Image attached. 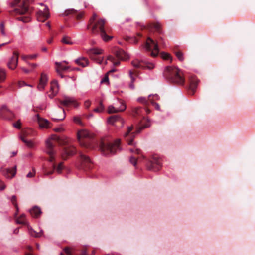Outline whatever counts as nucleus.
I'll list each match as a JSON object with an SVG mask.
<instances>
[{
    "label": "nucleus",
    "mask_w": 255,
    "mask_h": 255,
    "mask_svg": "<svg viewBox=\"0 0 255 255\" xmlns=\"http://www.w3.org/2000/svg\"><path fill=\"white\" fill-rule=\"evenodd\" d=\"M71 140L67 137L59 138L55 135H52L46 141V153L48 155V160L52 163L55 160L54 155L56 151L54 147L57 144L66 146L62 149L61 157L66 159L69 156H72L76 152L75 147L70 145Z\"/></svg>",
    "instance_id": "obj_1"
},
{
    "label": "nucleus",
    "mask_w": 255,
    "mask_h": 255,
    "mask_svg": "<svg viewBox=\"0 0 255 255\" xmlns=\"http://www.w3.org/2000/svg\"><path fill=\"white\" fill-rule=\"evenodd\" d=\"M150 112V110L147 108L136 107L133 109V116L135 117H141L143 119L140 120V126L135 131H132L133 127L131 126L128 128L127 131L124 134V137L129 145L133 144V139L136 134L140 133L143 129L150 126V122L144 117L145 113L149 114Z\"/></svg>",
    "instance_id": "obj_2"
},
{
    "label": "nucleus",
    "mask_w": 255,
    "mask_h": 255,
    "mask_svg": "<svg viewBox=\"0 0 255 255\" xmlns=\"http://www.w3.org/2000/svg\"><path fill=\"white\" fill-rule=\"evenodd\" d=\"M106 21L104 19L98 18V15L94 13L92 17L89 19L87 25V29L94 35H99L105 41H108L112 39V36H108L106 34L105 29Z\"/></svg>",
    "instance_id": "obj_3"
},
{
    "label": "nucleus",
    "mask_w": 255,
    "mask_h": 255,
    "mask_svg": "<svg viewBox=\"0 0 255 255\" xmlns=\"http://www.w3.org/2000/svg\"><path fill=\"white\" fill-rule=\"evenodd\" d=\"M21 0H14L11 3V6L15 7L13 11H9L12 16L19 15L16 18L19 21L26 23L30 21V14L32 10L28 7L29 2L24 0L22 2Z\"/></svg>",
    "instance_id": "obj_4"
},
{
    "label": "nucleus",
    "mask_w": 255,
    "mask_h": 255,
    "mask_svg": "<svg viewBox=\"0 0 255 255\" xmlns=\"http://www.w3.org/2000/svg\"><path fill=\"white\" fill-rule=\"evenodd\" d=\"M163 76L169 82L175 84L183 85L185 83V78L183 72L176 67H166L163 72Z\"/></svg>",
    "instance_id": "obj_5"
},
{
    "label": "nucleus",
    "mask_w": 255,
    "mask_h": 255,
    "mask_svg": "<svg viewBox=\"0 0 255 255\" xmlns=\"http://www.w3.org/2000/svg\"><path fill=\"white\" fill-rule=\"evenodd\" d=\"M120 140L117 139L114 143L111 142L107 139H102L100 142L99 148L101 152L105 155L113 154L120 151Z\"/></svg>",
    "instance_id": "obj_6"
},
{
    "label": "nucleus",
    "mask_w": 255,
    "mask_h": 255,
    "mask_svg": "<svg viewBox=\"0 0 255 255\" xmlns=\"http://www.w3.org/2000/svg\"><path fill=\"white\" fill-rule=\"evenodd\" d=\"M77 139L80 145L86 148H91L92 141L93 138V135L88 131L82 129L78 131L77 134Z\"/></svg>",
    "instance_id": "obj_7"
},
{
    "label": "nucleus",
    "mask_w": 255,
    "mask_h": 255,
    "mask_svg": "<svg viewBox=\"0 0 255 255\" xmlns=\"http://www.w3.org/2000/svg\"><path fill=\"white\" fill-rule=\"evenodd\" d=\"M145 47L147 50L151 51V56L153 57H156L159 52L157 42L154 41L151 38L148 37L145 43Z\"/></svg>",
    "instance_id": "obj_8"
},
{
    "label": "nucleus",
    "mask_w": 255,
    "mask_h": 255,
    "mask_svg": "<svg viewBox=\"0 0 255 255\" xmlns=\"http://www.w3.org/2000/svg\"><path fill=\"white\" fill-rule=\"evenodd\" d=\"M33 130L31 128H27L22 130L21 135L20 136V139L30 148L34 147V143L33 141L28 138L29 135L32 132Z\"/></svg>",
    "instance_id": "obj_9"
},
{
    "label": "nucleus",
    "mask_w": 255,
    "mask_h": 255,
    "mask_svg": "<svg viewBox=\"0 0 255 255\" xmlns=\"http://www.w3.org/2000/svg\"><path fill=\"white\" fill-rule=\"evenodd\" d=\"M147 167L149 170L158 171L161 167V161L158 157L156 155L153 156L147 163Z\"/></svg>",
    "instance_id": "obj_10"
},
{
    "label": "nucleus",
    "mask_w": 255,
    "mask_h": 255,
    "mask_svg": "<svg viewBox=\"0 0 255 255\" xmlns=\"http://www.w3.org/2000/svg\"><path fill=\"white\" fill-rule=\"evenodd\" d=\"M87 53L89 55L91 59L96 61L99 64H101L103 58L98 56L102 53V50L98 48H92L87 51Z\"/></svg>",
    "instance_id": "obj_11"
},
{
    "label": "nucleus",
    "mask_w": 255,
    "mask_h": 255,
    "mask_svg": "<svg viewBox=\"0 0 255 255\" xmlns=\"http://www.w3.org/2000/svg\"><path fill=\"white\" fill-rule=\"evenodd\" d=\"M131 64L132 66L136 68L148 69L149 70L153 69L154 68V65L152 63H149L143 60L138 59L133 60Z\"/></svg>",
    "instance_id": "obj_12"
},
{
    "label": "nucleus",
    "mask_w": 255,
    "mask_h": 255,
    "mask_svg": "<svg viewBox=\"0 0 255 255\" xmlns=\"http://www.w3.org/2000/svg\"><path fill=\"white\" fill-rule=\"evenodd\" d=\"M80 160L82 168L85 170L92 168L93 163L89 157L80 153Z\"/></svg>",
    "instance_id": "obj_13"
},
{
    "label": "nucleus",
    "mask_w": 255,
    "mask_h": 255,
    "mask_svg": "<svg viewBox=\"0 0 255 255\" xmlns=\"http://www.w3.org/2000/svg\"><path fill=\"white\" fill-rule=\"evenodd\" d=\"M0 116L3 119L12 120L14 117V114L8 108L3 105L0 109Z\"/></svg>",
    "instance_id": "obj_14"
},
{
    "label": "nucleus",
    "mask_w": 255,
    "mask_h": 255,
    "mask_svg": "<svg viewBox=\"0 0 255 255\" xmlns=\"http://www.w3.org/2000/svg\"><path fill=\"white\" fill-rule=\"evenodd\" d=\"M113 54L121 60H126L129 58V56L123 49L119 48H114L112 50Z\"/></svg>",
    "instance_id": "obj_15"
},
{
    "label": "nucleus",
    "mask_w": 255,
    "mask_h": 255,
    "mask_svg": "<svg viewBox=\"0 0 255 255\" xmlns=\"http://www.w3.org/2000/svg\"><path fill=\"white\" fill-rule=\"evenodd\" d=\"M61 104L66 107L73 106L74 107L78 106V103L72 97H64L63 100L59 101Z\"/></svg>",
    "instance_id": "obj_16"
},
{
    "label": "nucleus",
    "mask_w": 255,
    "mask_h": 255,
    "mask_svg": "<svg viewBox=\"0 0 255 255\" xmlns=\"http://www.w3.org/2000/svg\"><path fill=\"white\" fill-rule=\"evenodd\" d=\"M18 61V53L14 51L12 56L9 59L7 66L11 69H14L17 66Z\"/></svg>",
    "instance_id": "obj_17"
},
{
    "label": "nucleus",
    "mask_w": 255,
    "mask_h": 255,
    "mask_svg": "<svg viewBox=\"0 0 255 255\" xmlns=\"http://www.w3.org/2000/svg\"><path fill=\"white\" fill-rule=\"evenodd\" d=\"M189 82L190 93L193 95L196 91V89L199 83V80L197 79L196 76H191L189 78Z\"/></svg>",
    "instance_id": "obj_18"
},
{
    "label": "nucleus",
    "mask_w": 255,
    "mask_h": 255,
    "mask_svg": "<svg viewBox=\"0 0 255 255\" xmlns=\"http://www.w3.org/2000/svg\"><path fill=\"white\" fill-rule=\"evenodd\" d=\"M49 17V14L48 12V8L45 7L44 11H39L37 12V18L38 21L41 22L45 21Z\"/></svg>",
    "instance_id": "obj_19"
},
{
    "label": "nucleus",
    "mask_w": 255,
    "mask_h": 255,
    "mask_svg": "<svg viewBox=\"0 0 255 255\" xmlns=\"http://www.w3.org/2000/svg\"><path fill=\"white\" fill-rule=\"evenodd\" d=\"M52 170L50 171H44L45 175H49L52 174L54 172V171L55 170H56V172L60 174L62 172L63 169L64 168V166H63L62 162L60 163L57 166H56V164L54 163L52 164Z\"/></svg>",
    "instance_id": "obj_20"
},
{
    "label": "nucleus",
    "mask_w": 255,
    "mask_h": 255,
    "mask_svg": "<svg viewBox=\"0 0 255 255\" xmlns=\"http://www.w3.org/2000/svg\"><path fill=\"white\" fill-rule=\"evenodd\" d=\"M59 90L58 85L56 80H53L51 83L50 92L51 93L48 95L50 98H53L58 93Z\"/></svg>",
    "instance_id": "obj_21"
},
{
    "label": "nucleus",
    "mask_w": 255,
    "mask_h": 255,
    "mask_svg": "<svg viewBox=\"0 0 255 255\" xmlns=\"http://www.w3.org/2000/svg\"><path fill=\"white\" fill-rule=\"evenodd\" d=\"M108 122L111 124L118 126L117 124L118 123L123 124V120L118 115H113L108 118Z\"/></svg>",
    "instance_id": "obj_22"
},
{
    "label": "nucleus",
    "mask_w": 255,
    "mask_h": 255,
    "mask_svg": "<svg viewBox=\"0 0 255 255\" xmlns=\"http://www.w3.org/2000/svg\"><path fill=\"white\" fill-rule=\"evenodd\" d=\"M71 14L75 16L77 20H80L83 17L84 13L82 12L78 13L76 10L73 9H71L66 10L64 13V15L66 16H68Z\"/></svg>",
    "instance_id": "obj_23"
},
{
    "label": "nucleus",
    "mask_w": 255,
    "mask_h": 255,
    "mask_svg": "<svg viewBox=\"0 0 255 255\" xmlns=\"http://www.w3.org/2000/svg\"><path fill=\"white\" fill-rule=\"evenodd\" d=\"M1 172L3 175L6 178H12L16 174V167L12 169H1Z\"/></svg>",
    "instance_id": "obj_24"
},
{
    "label": "nucleus",
    "mask_w": 255,
    "mask_h": 255,
    "mask_svg": "<svg viewBox=\"0 0 255 255\" xmlns=\"http://www.w3.org/2000/svg\"><path fill=\"white\" fill-rule=\"evenodd\" d=\"M56 65V70L57 73L61 77H63V75L61 73L62 71L67 70L69 68V66H64L62 62H56L55 63Z\"/></svg>",
    "instance_id": "obj_25"
},
{
    "label": "nucleus",
    "mask_w": 255,
    "mask_h": 255,
    "mask_svg": "<svg viewBox=\"0 0 255 255\" xmlns=\"http://www.w3.org/2000/svg\"><path fill=\"white\" fill-rule=\"evenodd\" d=\"M47 81V75L44 73H42L41 75L39 83L37 86L38 89L40 90H43L46 84Z\"/></svg>",
    "instance_id": "obj_26"
},
{
    "label": "nucleus",
    "mask_w": 255,
    "mask_h": 255,
    "mask_svg": "<svg viewBox=\"0 0 255 255\" xmlns=\"http://www.w3.org/2000/svg\"><path fill=\"white\" fill-rule=\"evenodd\" d=\"M37 120L40 128H48L49 127L50 122L45 119L39 117V115H37Z\"/></svg>",
    "instance_id": "obj_27"
},
{
    "label": "nucleus",
    "mask_w": 255,
    "mask_h": 255,
    "mask_svg": "<svg viewBox=\"0 0 255 255\" xmlns=\"http://www.w3.org/2000/svg\"><path fill=\"white\" fill-rule=\"evenodd\" d=\"M126 108V106L125 104H123L121 107L119 109H116L113 106H109L108 108V112L109 113H117L118 112L124 111Z\"/></svg>",
    "instance_id": "obj_28"
},
{
    "label": "nucleus",
    "mask_w": 255,
    "mask_h": 255,
    "mask_svg": "<svg viewBox=\"0 0 255 255\" xmlns=\"http://www.w3.org/2000/svg\"><path fill=\"white\" fill-rule=\"evenodd\" d=\"M75 63L83 67H86L89 64V60L85 57H80L75 60Z\"/></svg>",
    "instance_id": "obj_29"
},
{
    "label": "nucleus",
    "mask_w": 255,
    "mask_h": 255,
    "mask_svg": "<svg viewBox=\"0 0 255 255\" xmlns=\"http://www.w3.org/2000/svg\"><path fill=\"white\" fill-rule=\"evenodd\" d=\"M27 228L28 229V232L29 234L33 237L38 238L41 237L43 235V231H41L40 232H36L34 230H33L31 227L29 225H27Z\"/></svg>",
    "instance_id": "obj_30"
},
{
    "label": "nucleus",
    "mask_w": 255,
    "mask_h": 255,
    "mask_svg": "<svg viewBox=\"0 0 255 255\" xmlns=\"http://www.w3.org/2000/svg\"><path fill=\"white\" fill-rule=\"evenodd\" d=\"M30 212L32 216L36 218L38 217L41 213L40 209L38 207H33Z\"/></svg>",
    "instance_id": "obj_31"
},
{
    "label": "nucleus",
    "mask_w": 255,
    "mask_h": 255,
    "mask_svg": "<svg viewBox=\"0 0 255 255\" xmlns=\"http://www.w3.org/2000/svg\"><path fill=\"white\" fill-rule=\"evenodd\" d=\"M16 221L18 224L27 225V223L26 220L25 216L24 214H22L19 217H18L16 219Z\"/></svg>",
    "instance_id": "obj_32"
},
{
    "label": "nucleus",
    "mask_w": 255,
    "mask_h": 255,
    "mask_svg": "<svg viewBox=\"0 0 255 255\" xmlns=\"http://www.w3.org/2000/svg\"><path fill=\"white\" fill-rule=\"evenodd\" d=\"M151 27L154 28L158 33H162L161 25L159 22L152 24Z\"/></svg>",
    "instance_id": "obj_33"
},
{
    "label": "nucleus",
    "mask_w": 255,
    "mask_h": 255,
    "mask_svg": "<svg viewBox=\"0 0 255 255\" xmlns=\"http://www.w3.org/2000/svg\"><path fill=\"white\" fill-rule=\"evenodd\" d=\"M38 56L37 54H33V55H22L21 57L22 59L24 61H26L27 59H33L36 58Z\"/></svg>",
    "instance_id": "obj_34"
},
{
    "label": "nucleus",
    "mask_w": 255,
    "mask_h": 255,
    "mask_svg": "<svg viewBox=\"0 0 255 255\" xmlns=\"http://www.w3.org/2000/svg\"><path fill=\"white\" fill-rule=\"evenodd\" d=\"M61 41L63 43L66 44L72 45L73 44V42L71 41V38L67 36H64L63 37Z\"/></svg>",
    "instance_id": "obj_35"
},
{
    "label": "nucleus",
    "mask_w": 255,
    "mask_h": 255,
    "mask_svg": "<svg viewBox=\"0 0 255 255\" xmlns=\"http://www.w3.org/2000/svg\"><path fill=\"white\" fill-rule=\"evenodd\" d=\"M107 59L111 61L115 66H118L120 64V61L119 60H116L115 58L112 56H109Z\"/></svg>",
    "instance_id": "obj_36"
},
{
    "label": "nucleus",
    "mask_w": 255,
    "mask_h": 255,
    "mask_svg": "<svg viewBox=\"0 0 255 255\" xmlns=\"http://www.w3.org/2000/svg\"><path fill=\"white\" fill-rule=\"evenodd\" d=\"M161 57L164 60H170V62L172 61V58L171 55L167 53L162 52L160 54Z\"/></svg>",
    "instance_id": "obj_37"
},
{
    "label": "nucleus",
    "mask_w": 255,
    "mask_h": 255,
    "mask_svg": "<svg viewBox=\"0 0 255 255\" xmlns=\"http://www.w3.org/2000/svg\"><path fill=\"white\" fill-rule=\"evenodd\" d=\"M11 202L13 204V205L14 206L15 208L16 209L17 212L18 211V207L17 204L16 203V197L15 195H13L11 199H10Z\"/></svg>",
    "instance_id": "obj_38"
},
{
    "label": "nucleus",
    "mask_w": 255,
    "mask_h": 255,
    "mask_svg": "<svg viewBox=\"0 0 255 255\" xmlns=\"http://www.w3.org/2000/svg\"><path fill=\"white\" fill-rule=\"evenodd\" d=\"M129 73V75H130V77L131 78V83L129 84V86L131 88L133 89L134 85H133V82L134 80H135V78L133 76V72L132 71H130Z\"/></svg>",
    "instance_id": "obj_39"
},
{
    "label": "nucleus",
    "mask_w": 255,
    "mask_h": 255,
    "mask_svg": "<svg viewBox=\"0 0 255 255\" xmlns=\"http://www.w3.org/2000/svg\"><path fill=\"white\" fill-rule=\"evenodd\" d=\"M175 54L180 61H182L184 60L183 53L181 51H176Z\"/></svg>",
    "instance_id": "obj_40"
},
{
    "label": "nucleus",
    "mask_w": 255,
    "mask_h": 255,
    "mask_svg": "<svg viewBox=\"0 0 255 255\" xmlns=\"http://www.w3.org/2000/svg\"><path fill=\"white\" fill-rule=\"evenodd\" d=\"M103 110H104V106H103L102 102L101 101L99 104V107L95 108L94 109V111L96 112H100L102 111Z\"/></svg>",
    "instance_id": "obj_41"
},
{
    "label": "nucleus",
    "mask_w": 255,
    "mask_h": 255,
    "mask_svg": "<svg viewBox=\"0 0 255 255\" xmlns=\"http://www.w3.org/2000/svg\"><path fill=\"white\" fill-rule=\"evenodd\" d=\"M5 78V74L4 71L0 69V82L3 81Z\"/></svg>",
    "instance_id": "obj_42"
},
{
    "label": "nucleus",
    "mask_w": 255,
    "mask_h": 255,
    "mask_svg": "<svg viewBox=\"0 0 255 255\" xmlns=\"http://www.w3.org/2000/svg\"><path fill=\"white\" fill-rule=\"evenodd\" d=\"M0 30L1 33L2 35L4 36H5L6 35V33H5V30H4V24L3 22H2L0 24Z\"/></svg>",
    "instance_id": "obj_43"
},
{
    "label": "nucleus",
    "mask_w": 255,
    "mask_h": 255,
    "mask_svg": "<svg viewBox=\"0 0 255 255\" xmlns=\"http://www.w3.org/2000/svg\"><path fill=\"white\" fill-rule=\"evenodd\" d=\"M148 100L151 102V103L155 107V108L158 110H160V106L158 104L154 102V101H152L151 99H150V96H149L148 97Z\"/></svg>",
    "instance_id": "obj_44"
},
{
    "label": "nucleus",
    "mask_w": 255,
    "mask_h": 255,
    "mask_svg": "<svg viewBox=\"0 0 255 255\" xmlns=\"http://www.w3.org/2000/svg\"><path fill=\"white\" fill-rule=\"evenodd\" d=\"M138 101L143 103L145 105H147L148 101L144 97H140L138 99Z\"/></svg>",
    "instance_id": "obj_45"
},
{
    "label": "nucleus",
    "mask_w": 255,
    "mask_h": 255,
    "mask_svg": "<svg viewBox=\"0 0 255 255\" xmlns=\"http://www.w3.org/2000/svg\"><path fill=\"white\" fill-rule=\"evenodd\" d=\"M137 161V158L136 157L132 156L130 159V162L134 166L136 165Z\"/></svg>",
    "instance_id": "obj_46"
},
{
    "label": "nucleus",
    "mask_w": 255,
    "mask_h": 255,
    "mask_svg": "<svg viewBox=\"0 0 255 255\" xmlns=\"http://www.w3.org/2000/svg\"><path fill=\"white\" fill-rule=\"evenodd\" d=\"M108 74H107L106 75H105L104 77L102 79V80L101 81V82L102 83H106V84L108 83V82H109V78H108Z\"/></svg>",
    "instance_id": "obj_47"
},
{
    "label": "nucleus",
    "mask_w": 255,
    "mask_h": 255,
    "mask_svg": "<svg viewBox=\"0 0 255 255\" xmlns=\"http://www.w3.org/2000/svg\"><path fill=\"white\" fill-rule=\"evenodd\" d=\"M130 151L132 153H135L137 154H139L140 153V150L137 148H132L129 149Z\"/></svg>",
    "instance_id": "obj_48"
},
{
    "label": "nucleus",
    "mask_w": 255,
    "mask_h": 255,
    "mask_svg": "<svg viewBox=\"0 0 255 255\" xmlns=\"http://www.w3.org/2000/svg\"><path fill=\"white\" fill-rule=\"evenodd\" d=\"M73 121L76 124H78L79 125H82L81 119L78 117H74L73 118Z\"/></svg>",
    "instance_id": "obj_49"
},
{
    "label": "nucleus",
    "mask_w": 255,
    "mask_h": 255,
    "mask_svg": "<svg viewBox=\"0 0 255 255\" xmlns=\"http://www.w3.org/2000/svg\"><path fill=\"white\" fill-rule=\"evenodd\" d=\"M35 174V171L34 169H33L32 172H29L27 174L26 177L27 178H32L34 176Z\"/></svg>",
    "instance_id": "obj_50"
},
{
    "label": "nucleus",
    "mask_w": 255,
    "mask_h": 255,
    "mask_svg": "<svg viewBox=\"0 0 255 255\" xmlns=\"http://www.w3.org/2000/svg\"><path fill=\"white\" fill-rule=\"evenodd\" d=\"M6 187L5 185L4 184V183L0 180V190H4Z\"/></svg>",
    "instance_id": "obj_51"
},
{
    "label": "nucleus",
    "mask_w": 255,
    "mask_h": 255,
    "mask_svg": "<svg viewBox=\"0 0 255 255\" xmlns=\"http://www.w3.org/2000/svg\"><path fill=\"white\" fill-rule=\"evenodd\" d=\"M14 126L16 128H20V127H21V123H20L19 121H18L17 122H16V123H14L13 124Z\"/></svg>",
    "instance_id": "obj_52"
},
{
    "label": "nucleus",
    "mask_w": 255,
    "mask_h": 255,
    "mask_svg": "<svg viewBox=\"0 0 255 255\" xmlns=\"http://www.w3.org/2000/svg\"><path fill=\"white\" fill-rule=\"evenodd\" d=\"M90 105H91V102H90V101L87 100V101H85L84 103V105H85V107L87 108H88L90 107Z\"/></svg>",
    "instance_id": "obj_53"
},
{
    "label": "nucleus",
    "mask_w": 255,
    "mask_h": 255,
    "mask_svg": "<svg viewBox=\"0 0 255 255\" xmlns=\"http://www.w3.org/2000/svg\"><path fill=\"white\" fill-rule=\"evenodd\" d=\"M63 117L61 118H59V119H58V118H54V120L57 121V120H63L65 118V114L64 110H63Z\"/></svg>",
    "instance_id": "obj_54"
},
{
    "label": "nucleus",
    "mask_w": 255,
    "mask_h": 255,
    "mask_svg": "<svg viewBox=\"0 0 255 255\" xmlns=\"http://www.w3.org/2000/svg\"><path fill=\"white\" fill-rule=\"evenodd\" d=\"M149 96H150V97H151V96H150V95ZM158 98H159L158 96V95H153V98H152V99H151V98H150V99H151L152 101H153L154 100H158Z\"/></svg>",
    "instance_id": "obj_55"
},
{
    "label": "nucleus",
    "mask_w": 255,
    "mask_h": 255,
    "mask_svg": "<svg viewBox=\"0 0 255 255\" xmlns=\"http://www.w3.org/2000/svg\"><path fill=\"white\" fill-rule=\"evenodd\" d=\"M159 42L160 44H162L163 46H165V43L163 42V39H162V37H160L159 38Z\"/></svg>",
    "instance_id": "obj_56"
},
{
    "label": "nucleus",
    "mask_w": 255,
    "mask_h": 255,
    "mask_svg": "<svg viewBox=\"0 0 255 255\" xmlns=\"http://www.w3.org/2000/svg\"><path fill=\"white\" fill-rule=\"evenodd\" d=\"M10 42H11L9 41H8V42H5V43H2V44H0V48L2 46H4V45H6V44H9V43H10Z\"/></svg>",
    "instance_id": "obj_57"
},
{
    "label": "nucleus",
    "mask_w": 255,
    "mask_h": 255,
    "mask_svg": "<svg viewBox=\"0 0 255 255\" xmlns=\"http://www.w3.org/2000/svg\"><path fill=\"white\" fill-rule=\"evenodd\" d=\"M30 65L33 68H35L37 66V64H36V63H33V64H31Z\"/></svg>",
    "instance_id": "obj_58"
},
{
    "label": "nucleus",
    "mask_w": 255,
    "mask_h": 255,
    "mask_svg": "<svg viewBox=\"0 0 255 255\" xmlns=\"http://www.w3.org/2000/svg\"><path fill=\"white\" fill-rule=\"evenodd\" d=\"M19 232V229L18 228H16V229L14 230V233L15 234H17Z\"/></svg>",
    "instance_id": "obj_59"
},
{
    "label": "nucleus",
    "mask_w": 255,
    "mask_h": 255,
    "mask_svg": "<svg viewBox=\"0 0 255 255\" xmlns=\"http://www.w3.org/2000/svg\"><path fill=\"white\" fill-rule=\"evenodd\" d=\"M61 130H62V129L60 128H57L55 129V131L56 132H60Z\"/></svg>",
    "instance_id": "obj_60"
},
{
    "label": "nucleus",
    "mask_w": 255,
    "mask_h": 255,
    "mask_svg": "<svg viewBox=\"0 0 255 255\" xmlns=\"http://www.w3.org/2000/svg\"><path fill=\"white\" fill-rule=\"evenodd\" d=\"M52 42V39L51 38V39H49L47 40V43H49V44H51Z\"/></svg>",
    "instance_id": "obj_61"
},
{
    "label": "nucleus",
    "mask_w": 255,
    "mask_h": 255,
    "mask_svg": "<svg viewBox=\"0 0 255 255\" xmlns=\"http://www.w3.org/2000/svg\"><path fill=\"white\" fill-rule=\"evenodd\" d=\"M115 69H112V70H111L109 71L107 73V74H109V73H112V72H115Z\"/></svg>",
    "instance_id": "obj_62"
},
{
    "label": "nucleus",
    "mask_w": 255,
    "mask_h": 255,
    "mask_svg": "<svg viewBox=\"0 0 255 255\" xmlns=\"http://www.w3.org/2000/svg\"><path fill=\"white\" fill-rule=\"evenodd\" d=\"M22 70L25 72V73H28L29 70L25 69V68H22Z\"/></svg>",
    "instance_id": "obj_63"
},
{
    "label": "nucleus",
    "mask_w": 255,
    "mask_h": 255,
    "mask_svg": "<svg viewBox=\"0 0 255 255\" xmlns=\"http://www.w3.org/2000/svg\"><path fill=\"white\" fill-rule=\"evenodd\" d=\"M42 50L43 51H47V48H46V47H43V48H42Z\"/></svg>",
    "instance_id": "obj_64"
}]
</instances>
